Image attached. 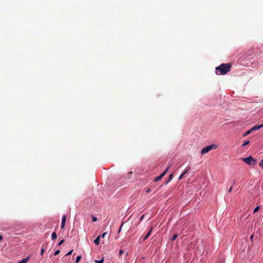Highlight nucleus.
I'll return each instance as SVG.
<instances>
[{
  "label": "nucleus",
  "instance_id": "30",
  "mask_svg": "<svg viewBox=\"0 0 263 263\" xmlns=\"http://www.w3.org/2000/svg\"><path fill=\"white\" fill-rule=\"evenodd\" d=\"M150 192H151V189H147V190L146 191L147 193H149Z\"/></svg>",
  "mask_w": 263,
  "mask_h": 263
},
{
  "label": "nucleus",
  "instance_id": "28",
  "mask_svg": "<svg viewBox=\"0 0 263 263\" xmlns=\"http://www.w3.org/2000/svg\"><path fill=\"white\" fill-rule=\"evenodd\" d=\"M253 237H254V236H253V235H251V236H250V239H251V240H253Z\"/></svg>",
  "mask_w": 263,
  "mask_h": 263
},
{
  "label": "nucleus",
  "instance_id": "32",
  "mask_svg": "<svg viewBox=\"0 0 263 263\" xmlns=\"http://www.w3.org/2000/svg\"><path fill=\"white\" fill-rule=\"evenodd\" d=\"M121 227L120 228L119 232L121 231Z\"/></svg>",
  "mask_w": 263,
  "mask_h": 263
},
{
  "label": "nucleus",
  "instance_id": "10",
  "mask_svg": "<svg viewBox=\"0 0 263 263\" xmlns=\"http://www.w3.org/2000/svg\"><path fill=\"white\" fill-rule=\"evenodd\" d=\"M57 236L55 232H53L51 234V238L52 240H54L57 238Z\"/></svg>",
  "mask_w": 263,
  "mask_h": 263
},
{
  "label": "nucleus",
  "instance_id": "29",
  "mask_svg": "<svg viewBox=\"0 0 263 263\" xmlns=\"http://www.w3.org/2000/svg\"><path fill=\"white\" fill-rule=\"evenodd\" d=\"M232 187L231 186V187L229 189V191H229V192H231V191H232Z\"/></svg>",
  "mask_w": 263,
  "mask_h": 263
},
{
  "label": "nucleus",
  "instance_id": "18",
  "mask_svg": "<svg viewBox=\"0 0 263 263\" xmlns=\"http://www.w3.org/2000/svg\"><path fill=\"white\" fill-rule=\"evenodd\" d=\"M107 234V233L106 232H105V233H103L101 236V238H104V237L106 236V235Z\"/></svg>",
  "mask_w": 263,
  "mask_h": 263
},
{
  "label": "nucleus",
  "instance_id": "9",
  "mask_svg": "<svg viewBox=\"0 0 263 263\" xmlns=\"http://www.w3.org/2000/svg\"><path fill=\"white\" fill-rule=\"evenodd\" d=\"M153 230V228H152L151 230L149 231V232L147 234V235L143 238V240H146L148 238V237L149 236V235H151V232Z\"/></svg>",
  "mask_w": 263,
  "mask_h": 263
},
{
  "label": "nucleus",
  "instance_id": "15",
  "mask_svg": "<svg viewBox=\"0 0 263 263\" xmlns=\"http://www.w3.org/2000/svg\"><path fill=\"white\" fill-rule=\"evenodd\" d=\"M259 166L262 168H263V159H261L260 162L258 164Z\"/></svg>",
  "mask_w": 263,
  "mask_h": 263
},
{
  "label": "nucleus",
  "instance_id": "13",
  "mask_svg": "<svg viewBox=\"0 0 263 263\" xmlns=\"http://www.w3.org/2000/svg\"><path fill=\"white\" fill-rule=\"evenodd\" d=\"M28 260V257L23 259L22 261L18 262V263H27V260Z\"/></svg>",
  "mask_w": 263,
  "mask_h": 263
},
{
  "label": "nucleus",
  "instance_id": "17",
  "mask_svg": "<svg viewBox=\"0 0 263 263\" xmlns=\"http://www.w3.org/2000/svg\"><path fill=\"white\" fill-rule=\"evenodd\" d=\"M249 142H249V141H245V142L242 144V146H246V145H247L249 144Z\"/></svg>",
  "mask_w": 263,
  "mask_h": 263
},
{
  "label": "nucleus",
  "instance_id": "7",
  "mask_svg": "<svg viewBox=\"0 0 263 263\" xmlns=\"http://www.w3.org/2000/svg\"><path fill=\"white\" fill-rule=\"evenodd\" d=\"M190 170V167H186V170L184 171V172L179 176V180L182 179L183 176L187 172V171Z\"/></svg>",
  "mask_w": 263,
  "mask_h": 263
},
{
  "label": "nucleus",
  "instance_id": "2",
  "mask_svg": "<svg viewBox=\"0 0 263 263\" xmlns=\"http://www.w3.org/2000/svg\"><path fill=\"white\" fill-rule=\"evenodd\" d=\"M242 161L247 163L248 165H254L256 164L257 160L254 159L252 157L250 156L247 158H243L242 159Z\"/></svg>",
  "mask_w": 263,
  "mask_h": 263
},
{
  "label": "nucleus",
  "instance_id": "20",
  "mask_svg": "<svg viewBox=\"0 0 263 263\" xmlns=\"http://www.w3.org/2000/svg\"><path fill=\"white\" fill-rule=\"evenodd\" d=\"M177 237H178V235H177V234H175V235L173 236V238H172V240H175V239L177 238Z\"/></svg>",
  "mask_w": 263,
  "mask_h": 263
},
{
  "label": "nucleus",
  "instance_id": "23",
  "mask_svg": "<svg viewBox=\"0 0 263 263\" xmlns=\"http://www.w3.org/2000/svg\"><path fill=\"white\" fill-rule=\"evenodd\" d=\"M144 217V215H143L141 216V217L139 219L140 221H142V220L143 219Z\"/></svg>",
  "mask_w": 263,
  "mask_h": 263
},
{
  "label": "nucleus",
  "instance_id": "8",
  "mask_svg": "<svg viewBox=\"0 0 263 263\" xmlns=\"http://www.w3.org/2000/svg\"><path fill=\"white\" fill-rule=\"evenodd\" d=\"M101 238V236H99L97 237V238L94 240V243L96 245H98L100 243V240Z\"/></svg>",
  "mask_w": 263,
  "mask_h": 263
},
{
  "label": "nucleus",
  "instance_id": "26",
  "mask_svg": "<svg viewBox=\"0 0 263 263\" xmlns=\"http://www.w3.org/2000/svg\"><path fill=\"white\" fill-rule=\"evenodd\" d=\"M44 249L42 248L41 249V254L42 255L44 254Z\"/></svg>",
  "mask_w": 263,
  "mask_h": 263
},
{
  "label": "nucleus",
  "instance_id": "4",
  "mask_svg": "<svg viewBox=\"0 0 263 263\" xmlns=\"http://www.w3.org/2000/svg\"><path fill=\"white\" fill-rule=\"evenodd\" d=\"M170 166H171V165H170L166 168V169L164 171V172L162 174H161L159 176L155 178V179H154V181H158V180H160L165 175V174L166 173L167 171L169 170Z\"/></svg>",
  "mask_w": 263,
  "mask_h": 263
},
{
  "label": "nucleus",
  "instance_id": "3",
  "mask_svg": "<svg viewBox=\"0 0 263 263\" xmlns=\"http://www.w3.org/2000/svg\"><path fill=\"white\" fill-rule=\"evenodd\" d=\"M216 148H217V146L215 144H212V145H210L209 146H205L202 149L201 154H204L205 153H208L212 149H216Z\"/></svg>",
  "mask_w": 263,
  "mask_h": 263
},
{
  "label": "nucleus",
  "instance_id": "31",
  "mask_svg": "<svg viewBox=\"0 0 263 263\" xmlns=\"http://www.w3.org/2000/svg\"><path fill=\"white\" fill-rule=\"evenodd\" d=\"M3 239V236L0 235V240H2Z\"/></svg>",
  "mask_w": 263,
  "mask_h": 263
},
{
  "label": "nucleus",
  "instance_id": "19",
  "mask_svg": "<svg viewBox=\"0 0 263 263\" xmlns=\"http://www.w3.org/2000/svg\"><path fill=\"white\" fill-rule=\"evenodd\" d=\"M259 209V206H257L256 208H255L253 211V213H255V212H257Z\"/></svg>",
  "mask_w": 263,
  "mask_h": 263
},
{
  "label": "nucleus",
  "instance_id": "22",
  "mask_svg": "<svg viewBox=\"0 0 263 263\" xmlns=\"http://www.w3.org/2000/svg\"><path fill=\"white\" fill-rule=\"evenodd\" d=\"M92 220L93 222H95L97 220V218L96 217L92 216Z\"/></svg>",
  "mask_w": 263,
  "mask_h": 263
},
{
  "label": "nucleus",
  "instance_id": "1",
  "mask_svg": "<svg viewBox=\"0 0 263 263\" xmlns=\"http://www.w3.org/2000/svg\"><path fill=\"white\" fill-rule=\"evenodd\" d=\"M230 70V65L229 64H222L216 68V73L217 74H224Z\"/></svg>",
  "mask_w": 263,
  "mask_h": 263
},
{
  "label": "nucleus",
  "instance_id": "25",
  "mask_svg": "<svg viewBox=\"0 0 263 263\" xmlns=\"http://www.w3.org/2000/svg\"><path fill=\"white\" fill-rule=\"evenodd\" d=\"M64 240L63 239L61 240L59 242V244H58V245H59V246L61 245L64 242Z\"/></svg>",
  "mask_w": 263,
  "mask_h": 263
},
{
  "label": "nucleus",
  "instance_id": "21",
  "mask_svg": "<svg viewBox=\"0 0 263 263\" xmlns=\"http://www.w3.org/2000/svg\"><path fill=\"white\" fill-rule=\"evenodd\" d=\"M72 251L73 250H70V251H69L66 254V255L67 256V255H70L72 254Z\"/></svg>",
  "mask_w": 263,
  "mask_h": 263
},
{
  "label": "nucleus",
  "instance_id": "24",
  "mask_svg": "<svg viewBox=\"0 0 263 263\" xmlns=\"http://www.w3.org/2000/svg\"><path fill=\"white\" fill-rule=\"evenodd\" d=\"M60 253V250H57L55 252H54V255H57L58 254H59Z\"/></svg>",
  "mask_w": 263,
  "mask_h": 263
},
{
  "label": "nucleus",
  "instance_id": "14",
  "mask_svg": "<svg viewBox=\"0 0 263 263\" xmlns=\"http://www.w3.org/2000/svg\"><path fill=\"white\" fill-rule=\"evenodd\" d=\"M81 258V255L78 256L76 258V263H78L79 262V261L80 260Z\"/></svg>",
  "mask_w": 263,
  "mask_h": 263
},
{
  "label": "nucleus",
  "instance_id": "12",
  "mask_svg": "<svg viewBox=\"0 0 263 263\" xmlns=\"http://www.w3.org/2000/svg\"><path fill=\"white\" fill-rule=\"evenodd\" d=\"M252 131L250 129V130H248L245 133L243 134V136H247V135H249Z\"/></svg>",
  "mask_w": 263,
  "mask_h": 263
},
{
  "label": "nucleus",
  "instance_id": "11",
  "mask_svg": "<svg viewBox=\"0 0 263 263\" xmlns=\"http://www.w3.org/2000/svg\"><path fill=\"white\" fill-rule=\"evenodd\" d=\"M172 179H173V174H171L168 180L166 181L165 183L166 184L168 183L169 182H170L172 180Z\"/></svg>",
  "mask_w": 263,
  "mask_h": 263
},
{
  "label": "nucleus",
  "instance_id": "6",
  "mask_svg": "<svg viewBox=\"0 0 263 263\" xmlns=\"http://www.w3.org/2000/svg\"><path fill=\"white\" fill-rule=\"evenodd\" d=\"M66 220V216L65 215H63L62 220L61 223V228L64 229L65 226V222Z\"/></svg>",
  "mask_w": 263,
  "mask_h": 263
},
{
  "label": "nucleus",
  "instance_id": "5",
  "mask_svg": "<svg viewBox=\"0 0 263 263\" xmlns=\"http://www.w3.org/2000/svg\"><path fill=\"white\" fill-rule=\"evenodd\" d=\"M262 127H263V124H261L260 125H255V126L252 127L251 128V129L253 132V131H255V130H258V129H260V128H261Z\"/></svg>",
  "mask_w": 263,
  "mask_h": 263
},
{
  "label": "nucleus",
  "instance_id": "16",
  "mask_svg": "<svg viewBox=\"0 0 263 263\" xmlns=\"http://www.w3.org/2000/svg\"><path fill=\"white\" fill-rule=\"evenodd\" d=\"M103 261H104V259H103V258L102 259H101V260H96L95 261V262H97V263H103Z\"/></svg>",
  "mask_w": 263,
  "mask_h": 263
},
{
  "label": "nucleus",
  "instance_id": "27",
  "mask_svg": "<svg viewBox=\"0 0 263 263\" xmlns=\"http://www.w3.org/2000/svg\"><path fill=\"white\" fill-rule=\"evenodd\" d=\"M123 253V251L122 250H120V252H119V255H121Z\"/></svg>",
  "mask_w": 263,
  "mask_h": 263
}]
</instances>
